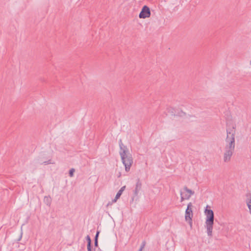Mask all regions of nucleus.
<instances>
[{
	"label": "nucleus",
	"instance_id": "obj_1",
	"mask_svg": "<svg viewBox=\"0 0 251 251\" xmlns=\"http://www.w3.org/2000/svg\"><path fill=\"white\" fill-rule=\"evenodd\" d=\"M236 126L232 125L226 128V136L225 140V144L222 150L223 160L225 162H229L234 152L235 147Z\"/></svg>",
	"mask_w": 251,
	"mask_h": 251
},
{
	"label": "nucleus",
	"instance_id": "obj_2",
	"mask_svg": "<svg viewBox=\"0 0 251 251\" xmlns=\"http://www.w3.org/2000/svg\"><path fill=\"white\" fill-rule=\"evenodd\" d=\"M120 155L121 157L123 164L125 167V170L128 172L133 163V159L131 155L128 152L127 147L124 145L122 140L120 141Z\"/></svg>",
	"mask_w": 251,
	"mask_h": 251
},
{
	"label": "nucleus",
	"instance_id": "obj_3",
	"mask_svg": "<svg viewBox=\"0 0 251 251\" xmlns=\"http://www.w3.org/2000/svg\"><path fill=\"white\" fill-rule=\"evenodd\" d=\"M208 207L209 206L207 205L204 210V213L206 216L205 226L207 229V235L211 237L212 236L214 216L213 211L211 209H208Z\"/></svg>",
	"mask_w": 251,
	"mask_h": 251
},
{
	"label": "nucleus",
	"instance_id": "obj_4",
	"mask_svg": "<svg viewBox=\"0 0 251 251\" xmlns=\"http://www.w3.org/2000/svg\"><path fill=\"white\" fill-rule=\"evenodd\" d=\"M193 206L192 203L189 202L185 212V220L189 223L191 227L192 226V218L193 217Z\"/></svg>",
	"mask_w": 251,
	"mask_h": 251
},
{
	"label": "nucleus",
	"instance_id": "obj_5",
	"mask_svg": "<svg viewBox=\"0 0 251 251\" xmlns=\"http://www.w3.org/2000/svg\"><path fill=\"white\" fill-rule=\"evenodd\" d=\"M195 192L191 189L188 188L186 186L183 187L180 191V201L182 202L185 200H189L191 197L194 194Z\"/></svg>",
	"mask_w": 251,
	"mask_h": 251
},
{
	"label": "nucleus",
	"instance_id": "obj_6",
	"mask_svg": "<svg viewBox=\"0 0 251 251\" xmlns=\"http://www.w3.org/2000/svg\"><path fill=\"white\" fill-rule=\"evenodd\" d=\"M151 16V11L149 7L146 5L143 6L139 17L141 19H145L150 17Z\"/></svg>",
	"mask_w": 251,
	"mask_h": 251
},
{
	"label": "nucleus",
	"instance_id": "obj_7",
	"mask_svg": "<svg viewBox=\"0 0 251 251\" xmlns=\"http://www.w3.org/2000/svg\"><path fill=\"white\" fill-rule=\"evenodd\" d=\"M142 185V182H141L139 179H138L136 184L135 188L134 191V194L135 196H137L138 195L139 192L141 190Z\"/></svg>",
	"mask_w": 251,
	"mask_h": 251
},
{
	"label": "nucleus",
	"instance_id": "obj_8",
	"mask_svg": "<svg viewBox=\"0 0 251 251\" xmlns=\"http://www.w3.org/2000/svg\"><path fill=\"white\" fill-rule=\"evenodd\" d=\"M122 193L120 192L119 191L117 193L115 198L112 201L113 202H116L118 199L121 196Z\"/></svg>",
	"mask_w": 251,
	"mask_h": 251
},
{
	"label": "nucleus",
	"instance_id": "obj_9",
	"mask_svg": "<svg viewBox=\"0 0 251 251\" xmlns=\"http://www.w3.org/2000/svg\"><path fill=\"white\" fill-rule=\"evenodd\" d=\"M247 204L251 214V199H248L247 201Z\"/></svg>",
	"mask_w": 251,
	"mask_h": 251
},
{
	"label": "nucleus",
	"instance_id": "obj_10",
	"mask_svg": "<svg viewBox=\"0 0 251 251\" xmlns=\"http://www.w3.org/2000/svg\"><path fill=\"white\" fill-rule=\"evenodd\" d=\"M75 171V170L74 168L71 169L69 171V175L71 177L73 176L74 173Z\"/></svg>",
	"mask_w": 251,
	"mask_h": 251
},
{
	"label": "nucleus",
	"instance_id": "obj_11",
	"mask_svg": "<svg viewBox=\"0 0 251 251\" xmlns=\"http://www.w3.org/2000/svg\"><path fill=\"white\" fill-rule=\"evenodd\" d=\"M86 240H87V241H88V243H90V244H91V238H90V236H89V235H87V236H86Z\"/></svg>",
	"mask_w": 251,
	"mask_h": 251
},
{
	"label": "nucleus",
	"instance_id": "obj_12",
	"mask_svg": "<svg viewBox=\"0 0 251 251\" xmlns=\"http://www.w3.org/2000/svg\"><path fill=\"white\" fill-rule=\"evenodd\" d=\"M87 250L88 251H91V244L90 243H88L87 244Z\"/></svg>",
	"mask_w": 251,
	"mask_h": 251
},
{
	"label": "nucleus",
	"instance_id": "obj_13",
	"mask_svg": "<svg viewBox=\"0 0 251 251\" xmlns=\"http://www.w3.org/2000/svg\"><path fill=\"white\" fill-rule=\"evenodd\" d=\"M126 188V186H124L121 188V189L119 190L120 192L123 193Z\"/></svg>",
	"mask_w": 251,
	"mask_h": 251
},
{
	"label": "nucleus",
	"instance_id": "obj_14",
	"mask_svg": "<svg viewBox=\"0 0 251 251\" xmlns=\"http://www.w3.org/2000/svg\"><path fill=\"white\" fill-rule=\"evenodd\" d=\"M99 234V232L98 231L97 232V234H96V236H95V240L97 239L98 240V237Z\"/></svg>",
	"mask_w": 251,
	"mask_h": 251
},
{
	"label": "nucleus",
	"instance_id": "obj_15",
	"mask_svg": "<svg viewBox=\"0 0 251 251\" xmlns=\"http://www.w3.org/2000/svg\"><path fill=\"white\" fill-rule=\"evenodd\" d=\"M95 245L96 246H98V240L96 239V240H95Z\"/></svg>",
	"mask_w": 251,
	"mask_h": 251
},
{
	"label": "nucleus",
	"instance_id": "obj_16",
	"mask_svg": "<svg viewBox=\"0 0 251 251\" xmlns=\"http://www.w3.org/2000/svg\"><path fill=\"white\" fill-rule=\"evenodd\" d=\"M144 245H143L141 247L140 250V251L142 250V249L144 248Z\"/></svg>",
	"mask_w": 251,
	"mask_h": 251
},
{
	"label": "nucleus",
	"instance_id": "obj_17",
	"mask_svg": "<svg viewBox=\"0 0 251 251\" xmlns=\"http://www.w3.org/2000/svg\"><path fill=\"white\" fill-rule=\"evenodd\" d=\"M44 163L45 164H50V163L49 162V161H48V162H45Z\"/></svg>",
	"mask_w": 251,
	"mask_h": 251
},
{
	"label": "nucleus",
	"instance_id": "obj_18",
	"mask_svg": "<svg viewBox=\"0 0 251 251\" xmlns=\"http://www.w3.org/2000/svg\"><path fill=\"white\" fill-rule=\"evenodd\" d=\"M250 65H251V60L250 61Z\"/></svg>",
	"mask_w": 251,
	"mask_h": 251
}]
</instances>
